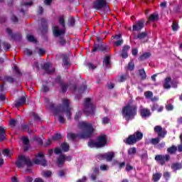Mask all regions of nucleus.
Here are the masks:
<instances>
[{"label":"nucleus","mask_w":182,"mask_h":182,"mask_svg":"<svg viewBox=\"0 0 182 182\" xmlns=\"http://www.w3.org/2000/svg\"><path fill=\"white\" fill-rule=\"evenodd\" d=\"M78 129L80 134L77 135L73 133L68 134V139L70 140H75V137H80V139H86V137H90L93 134L95 130H96V127L95 123L89 122H81L78 123Z\"/></svg>","instance_id":"1"},{"label":"nucleus","mask_w":182,"mask_h":182,"mask_svg":"<svg viewBox=\"0 0 182 182\" xmlns=\"http://www.w3.org/2000/svg\"><path fill=\"white\" fill-rule=\"evenodd\" d=\"M70 102H69V100L68 99H63V107L60 108L57 112H55V116L58 117V120L60 123H65V118L62 117V113H64L68 117V120H70V112L72 111V108L69 107V105Z\"/></svg>","instance_id":"2"},{"label":"nucleus","mask_w":182,"mask_h":182,"mask_svg":"<svg viewBox=\"0 0 182 182\" xmlns=\"http://www.w3.org/2000/svg\"><path fill=\"white\" fill-rule=\"evenodd\" d=\"M16 166L18 168H26V173H32V170L31 169L32 162L28 156H20L16 161Z\"/></svg>","instance_id":"3"},{"label":"nucleus","mask_w":182,"mask_h":182,"mask_svg":"<svg viewBox=\"0 0 182 182\" xmlns=\"http://www.w3.org/2000/svg\"><path fill=\"white\" fill-rule=\"evenodd\" d=\"M136 106L128 104L122 109V115L126 120H130L136 116Z\"/></svg>","instance_id":"4"},{"label":"nucleus","mask_w":182,"mask_h":182,"mask_svg":"<svg viewBox=\"0 0 182 182\" xmlns=\"http://www.w3.org/2000/svg\"><path fill=\"white\" fill-rule=\"evenodd\" d=\"M65 18L61 16L59 18V25L53 27V33L54 36H62L65 35Z\"/></svg>","instance_id":"5"},{"label":"nucleus","mask_w":182,"mask_h":182,"mask_svg":"<svg viewBox=\"0 0 182 182\" xmlns=\"http://www.w3.org/2000/svg\"><path fill=\"white\" fill-rule=\"evenodd\" d=\"M106 143H107L106 136L102 135L98 137L97 141H95L93 140L90 141L88 142V146L91 148L96 147L97 149H99V147H103V146H105Z\"/></svg>","instance_id":"6"},{"label":"nucleus","mask_w":182,"mask_h":182,"mask_svg":"<svg viewBox=\"0 0 182 182\" xmlns=\"http://www.w3.org/2000/svg\"><path fill=\"white\" fill-rule=\"evenodd\" d=\"M84 105V113H85L87 116H93L95 114V110L96 107H95V105L90 102V98L85 99Z\"/></svg>","instance_id":"7"},{"label":"nucleus","mask_w":182,"mask_h":182,"mask_svg":"<svg viewBox=\"0 0 182 182\" xmlns=\"http://www.w3.org/2000/svg\"><path fill=\"white\" fill-rule=\"evenodd\" d=\"M143 139V133L137 131L134 134L130 135L126 140L127 144H136L137 141H140Z\"/></svg>","instance_id":"8"},{"label":"nucleus","mask_w":182,"mask_h":182,"mask_svg":"<svg viewBox=\"0 0 182 182\" xmlns=\"http://www.w3.org/2000/svg\"><path fill=\"white\" fill-rule=\"evenodd\" d=\"M92 7L97 11L103 9V8L109 9V6H107V1H106V0H96L92 4Z\"/></svg>","instance_id":"9"},{"label":"nucleus","mask_w":182,"mask_h":182,"mask_svg":"<svg viewBox=\"0 0 182 182\" xmlns=\"http://www.w3.org/2000/svg\"><path fill=\"white\" fill-rule=\"evenodd\" d=\"M33 163L34 164H41V166H43V167L46 166L47 162L46 160H45V155L43 153L40 152L33 160Z\"/></svg>","instance_id":"10"},{"label":"nucleus","mask_w":182,"mask_h":182,"mask_svg":"<svg viewBox=\"0 0 182 182\" xmlns=\"http://www.w3.org/2000/svg\"><path fill=\"white\" fill-rule=\"evenodd\" d=\"M164 89H170L171 87H177V82L171 80V77H167L164 82Z\"/></svg>","instance_id":"11"},{"label":"nucleus","mask_w":182,"mask_h":182,"mask_svg":"<svg viewBox=\"0 0 182 182\" xmlns=\"http://www.w3.org/2000/svg\"><path fill=\"white\" fill-rule=\"evenodd\" d=\"M155 160L156 161H159L160 164L163 166L166 161H168L170 160V156L168 155H156L155 156Z\"/></svg>","instance_id":"12"},{"label":"nucleus","mask_w":182,"mask_h":182,"mask_svg":"<svg viewBox=\"0 0 182 182\" xmlns=\"http://www.w3.org/2000/svg\"><path fill=\"white\" fill-rule=\"evenodd\" d=\"M144 28V19L139 20L133 26V31H141Z\"/></svg>","instance_id":"13"},{"label":"nucleus","mask_w":182,"mask_h":182,"mask_svg":"<svg viewBox=\"0 0 182 182\" xmlns=\"http://www.w3.org/2000/svg\"><path fill=\"white\" fill-rule=\"evenodd\" d=\"M154 132H155V133H157V134H158V136H159V137H164V135L167 134L166 129L161 128V127H160V126H156L154 127Z\"/></svg>","instance_id":"14"},{"label":"nucleus","mask_w":182,"mask_h":182,"mask_svg":"<svg viewBox=\"0 0 182 182\" xmlns=\"http://www.w3.org/2000/svg\"><path fill=\"white\" fill-rule=\"evenodd\" d=\"M101 156L102 159H105L107 161H112V159L114 157V152H107Z\"/></svg>","instance_id":"15"},{"label":"nucleus","mask_w":182,"mask_h":182,"mask_svg":"<svg viewBox=\"0 0 182 182\" xmlns=\"http://www.w3.org/2000/svg\"><path fill=\"white\" fill-rule=\"evenodd\" d=\"M117 41L114 42L115 46H120L123 44V39H122V34L119 33L113 37Z\"/></svg>","instance_id":"16"},{"label":"nucleus","mask_w":182,"mask_h":182,"mask_svg":"<svg viewBox=\"0 0 182 182\" xmlns=\"http://www.w3.org/2000/svg\"><path fill=\"white\" fill-rule=\"evenodd\" d=\"M65 160L67 161H70V160H72V156H65L63 155H60L58 160V164H63V163H65Z\"/></svg>","instance_id":"17"},{"label":"nucleus","mask_w":182,"mask_h":182,"mask_svg":"<svg viewBox=\"0 0 182 182\" xmlns=\"http://www.w3.org/2000/svg\"><path fill=\"white\" fill-rule=\"evenodd\" d=\"M26 103V98L25 97H21L16 102L15 106L17 107H21V106H23Z\"/></svg>","instance_id":"18"},{"label":"nucleus","mask_w":182,"mask_h":182,"mask_svg":"<svg viewBox=\"0 0 182 182\" xmlns=\"http://www.w3.org/2000/svg\"><path fill=\"white\" fill-rule=\"evenodd\" d=\"M43 68H44V70L47 72V73H53V72H55V69L52 68V66L50 65V63H45Z\"/></svg>","instance_id":"19"},{"label":"nucleus","mask_w":182,"mask_h":182,"mask_svg":"<svg viewBox=\"0 0 182 182\" xmlns=\"http://www.w3.org/2000/svg\"><path fill=\"white\" fill-rule=\"evenodd\" d=\"M21 140L24 146V150L26 151L29 147V139L26 136H23L21 138Z\"/></svg>","instance_id":"20"},{"label":"nucleus","mask_w":182,"mask_h":182,"mask_svg":"<svg viewBox=\"0 0 182 182\" xmlns=\"http://www.w3.org/2000/svg\"><path fill=\"white\" fill-rule=\"evenodd\" d=\"M151 114V113H150L149 109H147L146 108L141 109V117H149V116H150Z\"/></svg>","instance_id":"21"},{"label":"nucleus","mask_w":182,"mask_h":182,"mask_svg":"<svg viewBox=\"0 0 182 182\" xmlns=\"http://www.w3.org/2000/svg\"><path fill=\"white\" fill-rule=\"evenodd\" d=\"M129 49H130V46H124V48L122 49V53L121 54L122 58H124V59H126V58H127V56H128L127 50H129Z\"/></svg>","instance_id":"22"},{"label":"nucleus","mask_w":182,"mask_h":182,"mask_svg":"<svg viewBox=\"0 0 182 182\" xmlns=\"http://www.w3.org/2000/svg\"><path fill=\"white\" fill-rule=\"evenodd\" d=\"M103 65L105 66V68H110V57L109 56H106L104 58Z\"/></svg>","instance_id":"23"},{"label":"nucleus","mask_w":182,"mask_h":182,"mask_svg":"<svg viewBox=\"0 0 182 182\" xmlns=\"http://www.w3.org/2000/svg\"><path fill=\"white\" fill-rule=\"evenodd\" d=\"M97 176H99V168H95L93 170V173L91 175V180H92V181H95V180H96V177H97Z\"/></svg>","instance_id":"24"},{"label":"nucleus","mask_w":182,"mask_h":182,"mask_svg":"<svg viewBox=\"0 0 182 182\" xmlns=\"http://www.w3.org/2000/svg\"><path fill=\"white\" fill-rule=\"evenodd\" d=\"M3 154L8 159H11V156H12L13 153H12V151H11L9 149H4L3 151Z\"/></svg>","instance_id":"25"},{"label":"nucleus","mask_w":182,"mask_h":182,"mask_svg":"<svg viewBox=\"0 0 182 182\" xmlns=\"http://www.w3.org/2000/svg\"><path fill=\"white\" fill-rule=\"evenodd\" d=\"M139 75L141 79H142V80H144V79H146V77H147V75H146V71H144V69L139 70Z\"/></svg>","instance_id":"26"},{"label":"nucleus","mask_w":182,"mask_h":182,"mask_svg":"<svg viewBox=\"0 0 182 182\" xmlns=\"http://www.w3.org/2000/svg\"><path fill=\"white\" fill-rule=\"evenodd\" d=\"M136 152L137 149H136V147L129 148L128 150V154H129V156H134Z\"/></svg>","instance_id":"27"},{"label":"nucleus","mask_w":182,"mask_h":182,"mask_svg":"<svg viewBox=\"0 0 182 182\" xmlns=\"http://www.w3.org/2000/svg\"><path fill=\"white\" fill-rule=\"evenodd\" d=\"M151 55V54H150V53H145L139 57V60H144L145 59L150 58Z\"/></svg>","instance_id":"28"},{"label":"nucleus","mask_w":182,"mask_h":182,"mask_svg":"<svg viewBox=\"0 0 182 182\" xmlns=\"http://www.w3.org/2000/svg\"><path fill=\"white\" fill-rule=\"evenodd\" d=\"M160 178H161V173H156L153 175V181L154 182L159 181V180H160Z\"/></svg>","instance_id":"29"},{"label":"nucleus","mask_w":182,"mask_h":182,"mask_svg":"<svg viewBox=\"0 0 182 182\" xmlns=\"http://www.w3.org/2000/svg\"><path fill=\"white\" fill-rule=\"evenodd\" d=\"M5 139V129L0 127V141Z\"/></svg>","instance_id":"30"},{"label":"nucleus","mask_w":182,"mask_h":182,"mask_svg":"<svg viewBox=\"0 0 182 182\" xmlns=\"http://www.w3.org/2000/svg\"><path fill=\"white\" fill-rule=\"evenodd\" d=\"M167 151L168 153H170V154H173V153L177 151V147L176 146H172L171 147L168 148Z\"/></svg>","instance_id":"31"},{"label":"nucleus","mask_w":182,"mask_h":182,"mask_svg":"<svg viewBox=\"0 0 182 182\" xmlns=\"http://www.w3.org/2000/svg\"><path fill=\"white\" fill-rule=\"evenodd\" d=\"M61 149L63 151H69V144L68 143H63L61 145Z\"/></svg>","instance_id":"32"},{"label":"nucleus","mask_w":182,"mask_h":182,"mask_svg":"<svg viewBox=\"0 0 182 182\" xmlns=\"http://www.w3.org/2000/svg\"><path fill=\"white\" fill-rule=\"evenodd\" d=\"M172 170H180L181 168V164H173L171 166Z\"/></svg>","instance_id":"33"},{"label":"nucleus","mask_w":182,"mask_h":182,"mask_svg":"<svg viewBox=\"0 0 182 182\" xmlns=\"http://www.w3.org/2000/svg\"><path fill=\"white\" fill-rule=\"evenodd\" d=\"M128 69L129 70H130L131 72L134 70V63L133 62V60H131L129 64H128Z\"/></svg>","instance_id":"34"},{"label":"nucleus","mask_w":182,"mask_h":182,"mask_svg":"<svg viewBox=\"0 0 182 182\" xmlns=\"http://www.w3.org/2000/svg\"><path fill=\"white\" fill-rule=\"evenodd\" d=\"M60 87L62 92H65V90H68V85L62 82H60Z\"/></svg>","instance_id":"35"},{"label":"nucleus","mask_w":182,"mask_h":182,"mask_svg":"<svg viewBox=\"0 0 182 182\" xmlns=\"http://www.w3.org/2000/svg\"><path fill=\"white\" fill-rule=\"evenodd\" d=\"M42 175L43 177H50V176H52V172L50 171H43Z\"/></svg>","instance_id":"36"},{"label":"nucleus","mask_w":182,"mask_h":182,"mask_svg":"<svg viewBox=\"0 0 182 182\" xmlns=\"http://www.w3.org/2000/svg\"><path fill=\"white\" fill-rule=\"evenodd\" d=\"M157 19H159V16H157V14H151L149 16V21H157Z\"/></svg>","instance_id":"37"},{"label":"nucleus","mask_w":182,"mask_h":182,"mask_svg":"<svg viewBox=\"0 0 182 182\" xmlns=\"http://www.w3.org/2000/svg\"><path fill=\"white\" fill-rule=\"evenodd\" d=\"M26 38L29 42H36V39L32 35H28Z\"/></svg>","instance_id":"38"},{"label":"nucleus","mask_w":182,"mask_h":182,"mask_svg":"<svg viewBox=\"0 0 182 182\" xmlns=\"http://www.w3.org/2000/svg\"><path fill=\"white\" fill-rule=\"evenodd\" d=\"M144 96H145V97H146V99H150V97H151V96H153V92H151L150 91H147V92H144Z\"/></svg>","instance_id":"39"},{"label":"nucleus","mask_w":182,"mask_h":182,"mask_svg":"<svg viewBox=\"0 0 182 182\" xmlns=\"http://www.w3.org/2000/svg\"><path fill=\"white\" fill-rule=\"evenodd\" d=\"M146 36H147V33H146V32L141 33L138 35V38L139 39H144V38H146Z\"/></svg>","instance_id":"40"},{"label":"nucleus","mask_w":182,"mask_h":182,"mask_svg":"<svg viewBox=\"0 0 182 182\" xmlns=\"http://www.w3.org/2000/svg\"><path fill=\"white\" fill-rule=\"evenodd\" d=\"M150 141L151 144H158V143L160 141V139L159 138L152 139H151Z\"/></svg>","instance_id":"41"},{"label":"nucleus","mask_w":182,"mask_h":182,"mask_svg":"<svg viewBox=\"0 0 182 182\" xmlns=\"http://www.w3.org/2000/svg\"><path fill=\"white\" fill-rule=\"evenodd\" d=\"M4 45V50H9L10 48H11V45L8 43H3Z\"/></svg>","instance_id":"42"},{"label":"nucleus","mask_w":182,"mask_h":182,"mask_svg":"<svg viewBox=\"0 0 182 182\" xmlns=\"http://www.w3.org/2000/svg\"><path fill=\"white\" fill-rule=\"evenodd\" d=\"M16 120L15 119H11L10 122H9V126H11V127H15V126H16Z\"/></svg>","instance_id":"43"},{"label":"nucleus","mask_w":182,"mask_h":182,"mask_svg":"<svg viewBox=\"0 0 182 182\" xmlns=\"http://www.w3.org/2000/svg\"><path fill=\"white\" fill-rule=\"evenodd\" d=\"M60 139H62V135L60 134H55L53 137V140H60Z\"/></svg>","instance_id":"44"},{"label":"nucleus","mask_w":182,"mask_h":182,"mask_svg":"<svg viewBox=\"0 0 182 182\" xmlns=\"http://www.w3.org/2000/svg\"><path fill=\"white\" fill-rule=\"evenodd\" d=\"M81 117H82V112H77L75 116V120H79Z\"/></svg>","instance_id":"45"},{"label":"nucleus","mask_w":182,"mask_h":182,"mask_svg":"<svg viewBox=\"0 0 182 182\" xmlns=\"http://www.w3.org/2000/svg\"><path fill=\"white\" fill-rule=\"evenodd\" d=\"M109 169V166H107V165H101L100 166V170H102V171H106V170Z\"/></svg>","instance_id":"46"},{"label":"nucleus","mask_w":182,"mask_h":182,"mask_svg":"<svg viewBox=\"0 0 182 182\" xmlns=\"http://www.w3.org/2000/svg\"><path fill=\"white\" fill-rule=\"evenodd\" d=\"M172 29L175 31H177L178 29V24H177V23H173Z\"/></svg>","instance_id":"47"},{"label":"nucleus","mask_w":182,"mask_h":182,"mask_svg":"<svg viewBox=\"0 0 182 182\" xmlns=\"http://www.w3.org/2000/svg\"><path fill=\"white\" fill-rule=\"evenodd\" d=\"M23 52H24L25 55H32V50H31L28 48H25Z\"/></svg>","instance_id":"48"},{"label":"nucleus","mask_w":182,"mask_h":182,"mask_svg":"<svg viewBox=\"0 0 182 182\" xmlns=\"http://www.w3.org/2000/svg\"><path fill=\"white\" fill-rule=\"evenodd\" d=\"M54 153L55 154H60L62 153V150L60 149V148H56L54 150Z\"/></svg>","instance_id":"49"},{"label":"nucleus","mask_w":182,"mask_h":182,"mask_svg":"<svg viewBox=\"0 0 182 182\" xmlns=\"http://www.w3.org/2000/svg\"><path fill=\"white\" fill-rule=\"evenodd\" d=\"M34 140H36V141H38V143H39V144H42V143H43V141H42V139H41L38 136H35Z\"/></svg>","instance_id":"50"},{"label":"nucleus","mask_w":182,"mask_h":182,"mask_svg":"<svg viewBox=\"0 0 182 182\" xmlns=\"http://www.w3.org/2000/svg\"><path fill=\"white\" fill-rule=\"evenodd\" d=\"M109 118H107V117H104L103 119H102V123H103V124H107V123H109Z\"/></svg>","instance_id":"51"},{"label":"nucleus","mask_w":182,"mask_h":182,"mask_svg":"<svg viewBox=\"0 0 182 182\" xmlns=\"http://www.w3.org/2000/svg\"><path fill=\"white\" fill-rule=\"evenodd\" d=\"M159 109V105L154 104V105L151 107V110L154 112V110H157Z\"/></svg>","instance_id":"52"},{"label":"nucleus","mask_w":182,"mask_h":182,"mask_svg":"<svg viewBox=\"0 0 182 182\" xmlns=\"http://www.w3.org/2000/svg\"><path fill=\"white\" fill-rule=\"evenodd\" d=\"M173 108H174V107H173L172 105H168L166 106V110H168V111L173 110Z\"/></svg>","instance_id":"53"},{"label":"nucleus","mask_w":182,"mask_h":182,"mask_svg":"<svg viewBox=\"0 0 182 182\" xmlns=\"http://www.w3.org/2000/svg\"><path fill=\"white\" fill-rule=\"evenodd\" d=\"M38 53H39L40 56H43V55H45V49L40 48Z\"/></svg>","instance_id":"54"},{"label":"nucleus","mask_w":182,"mask_h":182,"mask_svg":"<svg viewBox=\"0 0 182 182\" xmlns=\"http://www.w3.org/2000/svg\"><path fill=\"white\" fill-rule=\"evenodd\" d=\"M132 168H133V166H130V165H129V164H127V165L126 166V171H132Z\"/></svg>","instance_id":"55"},{"label":"nucleus","mask_w":182,"mask_h":182,"mask_svg":"<svg viewBox=\"0 0 182 182\" xmlns=\"http://www.w3.org/2000/svg\"><path fill=\"white\" fill-rule=\"evenodd\" d=\"M6 80L7 82H9L10 83H12V82H14V78H12L11 77H6Z\"/></svg>","instance_id":"56"},{"label":"nucleus","mask_w":182,"mask_h":182,"mask_svg":"<svg viewBox=\"0 0 182 182\" xmlns=\"http://www.w3.org/2000/svg\"><path fill=\"white\" fill-rule=\"evenodd\" d=\"M138 53H139V51L137 50V48H133L132 49V55L134 56H136V55H137Z\"/></svg>","instance_id":"57"},{"label":"nucleus","mask_w":182,"mask_h":182,"mask_svg":"<svg viewBox=\"0 0 182 182\" xmlns=\"http://www.w3.org/2000/svg\"><path fill=\"white\" fill-rule=\"evenodd\" d=\"M49 90V87L48 86L43 85L42 87V92H48Z\"/></svg>","instance_id":"58"},{"label":"nucleus","mask_w":182,"mask_h":182,"mask_svg":"<svg viewBox=\"0 0 182 182\" xmlns=\"http://www.w3.org/2000/svg\"><path fill=\"white\" fill-rule=\"evenodd\" d=\"M164 177L165 178H170V173H168V172H165V173H164Z\"/></svg>","instance_id":"59"},{"label":"nucleus","mask_w":182,"mask_h":182,"mask_svg":"<svg viewBox=\"0 0 182 182\" xmlns=\"http://www.w3.org/2000/svg\"><path fill=\"white\" fill-rule=\"evenodd\" d=\"M70 25H75V18H70Z\"/></svg>","instance_id":"60"},{"label":"nucleus","mask_w":182,"mask_h":182,"mask_svg":"<svg viewBox=\"0 0 182 182\" xmlns=\"http://www.w3.org/2000/svg\"><path fill=\"white\" fill-rule=\"evenodd\" d=\"M126 78H127L126 75H122L120 77V82H124L126 80Z\"/></svg>","instance_id":"61"},{"label":"nucleus","mask_w":182,"mask_h":182,"mask_svg":"<svg viewBox=\"0 0 182 182\" xmlns=\"http://www.w3.org/2000/svg\"><path fill=\"white\" fill-rule=\"evenodd\" d=\"M32 181H33V179L31 177L28 176L26 178V182H32Z\"/></svg>","instance_id":"62"},{"label":"nucleus","mask_w":182,"mask_h":182,"mask_svg":"<svg viewBox=\"0 0 182 182\" xmlns=\"http://www.w3.org/2000/svg\"><path fill=\"white\" fill-rule=\"evenodd\" d=\"M34 182H43V180H42L41 178H37L34 180Z\"/></svg>","instance_id":"63"},{"label":"nucleus","mask_w":182,"mask_h":182,"mask_svg":"<svg viewBox=\"0 0 182 182\" xmlns=\"http://www.w3.org/2000/svg\"><path fill=\"white\" fill-rule=\"evenodd\" d=\"M77 182H86V177H82V179H79Z\"/></svg>","instance_id":"64"}]
</instances>
